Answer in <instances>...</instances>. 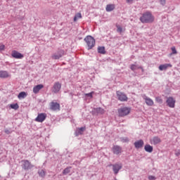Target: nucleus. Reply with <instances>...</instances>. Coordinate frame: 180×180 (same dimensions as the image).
<instances>
[{
	"label": "nucleus",
	"instance_id": "obj_1",
	"mask_svg": "<svg viewBox=\"0 0 180 180\" xmlns=\"http://www.w3.org/2000/svg\"><path fill=\"white\" fill-rule=\"evenodd\" d=\"M155 20L154 15L150 12H146L140 18L141 23H153Z\"/></svg>",
	"mask_w": 180,
	"mask_h": 180
},
{
	"label": "nucleus",
	"instance_id": "obj_2",
	"mask_svg": "<svg viewBox=\"0 0 180 180\" xmlns=\"http://www.w3.org/2000/svg\"><path fill=\"white\" fill-rule=\"evenodd\" d=\"M130 112H131V108L129 107H122L117 110L119 117L129 116V115H130Z\"/></svg>",
	"mask_w": 180,
	"mask_h": 180
},
{
	"label": "nucleus",
	"instance_id": "obj_3",
	"mask_svg": "<svg viewBox=\"0 0 180 180\" xmlns=\"http://www.w3.org/2000/svg\"><path fill=\"white\" fill-rule=\"evenodd\" d=\"M84 41H86L88 47H89V50H91V49H92L93 47L95 46V39H94V37H92V36H87L86 37L84 38Z\"/></svg>",
	"mask_w": 180,
	"mask_h": 180
},
{
	"label": "nucleus",
	"instance_id": "obj_4",
	"mask_svg": "<svg viewBox=\"0 0 180 180\" xmlns=\"http://www.w3.org/2000/svg\"><path fill=\"white\" fill-rule=\"evenodd\" d=\"M21 162L22 163V167L25 171L32 169V168H33V165H32V163L27 160H22Z\"/></svg>",
	"mask_w": 180,
	"mask_h": 180
},
{
	"label": "nucleus",
	"instance_id": "obj_5",
	"mask_svg": "<svg viewBox=\"0 0 180 180\" xmlns=\"http://www.w3.org/2000/svg\"><path fill=\"white\" fill-rule=\"evenodd\" d=\"M116 94L118 101H120V102H127L128 98L127 96L124 94V93L117 91Z\"/></svg>",
	"mask_w": 180,
	"mask_h": 180
},
{
	"label": "nucleus",
	"instance_id": "obj_6",
	"mask_svg": "<svg viewBox=\"0 0 180 180\" xmlns=\"http://www.w3.org/2000/svg\"><path fill=\"white\" fill-rule=\"evenodd\" d=\"M46 117H47L46 113H39L35 118V122H38L39 123H43V122L46 120Z\"/></svg>",
	"mask_w": 180,
	"mask_h": 180
},
{
	"label": "nucleus",
	"instance_id": "obj_7",
	"mask_svg": "<svg viewBox=\"0 0 180 180\" xmlns=\"http://www.w3.org/2000/svg\"><path fill=\"white\" fill-rule=\"evenodd\" d=\"M60 89H61V84L58 82H55L52 88V92H53V94H58Z\"/></svg>",
	"mask_w": 180,
	"mask_h": 180
},
{
	"label": "nucleus",
	"instance_id": "obj_8",
	"mask_svg": "<svg viewBox=\"0 0 180 180\" xmlns=\"http://www.w3.org/2000/svg\"><path fill=\"white\" fill-rule=\"evenodd\" d=\"M175 99H174V98L172 97H169L167 98L166 103H167V105L169 106V108H175Z\"/></svg>",
	"mask_w": 180,
	"mask_h": 180
},
{
	"label": "nucleus",
	"instance_id": "obj_9",
	"mask_svg": "<svg viewBox=\"0 0 180 180\" xmlns=\"http://www.w3.org/2000/svg\"><path fill=\"white\" fill-rule=\"evenodd\" d=\"M11 56L13 58H17V59H22L23 58V54L19 53L18 51H12V53H11Z\"/></svg>",
	"mask_w": 180,
	"mask_h": 180
},
{
	"label": "nucleus",
	"instance_id": "obj_10",
	"mask_svg": "<svg viewBox=\"0 0 180 180\" xmlns=\"http://www.w3.org/2000/svg\"><path fill=\"white\" fill-rule=\"evenodd\" d=\"M51 110H60V103L56 102H51L50 103Z\"/></svg>",
	"mask_w": 180,
	"mask_h": 180
},
{
	"label": "nucleus",
	"instance_id": "obj_11",
	"mask_svg": "<svg viewBox=\"0 0 180 180\" xmlns=\"http://www.w3.org/2000/svg\"><path fill=\"white\" fill-rule=\"evenodd\" d=\"M112 169L115 175H117V174H119V171L122 169V164L112 165Z\"/></svg>",
	"mask_w": 180,
	"mask_h": 180
},
{
	"label": "nucleus",
	"instance_id": "obj_12",
	"mask_svg": "<svg viewBox=\"0 0 180 180\" xmlns=\"http://www.w3.org/2000/svg\"><path fill=\"white\" fill-rule=\"evenodd\" d=\"M161 143V139L158 136H154L150 139V144H153V146H157V144H160Z\"/></svg>",
	"mask_w": 180,
	"mask_h": 180
},
{
	"label": "nucleus",
	"instance_id": "obj_13",
	"mask_svg": "<svg viewBox=\"0 0 180 180\" xmlns=\"http://www.w3.org/2000/svg\"><path fill=\"white\" fill-rule=\"evenodd\" d=\"M112 153L116 155H119V154H121L122 153V148L119 146H114L112 147Z\"/></svg>",
	"mask_w": 180,
	"mask_h": 180
},
{
	"label": "nucleus",
	"instance_id": "obj_14",
	"mask_svg": "<svg viewBox=\"0 0 180 180\" xmlns=\"http://www.w3.org/2000/svg\"><path fill=\"white\" fill-rule=\"evenodd\" d=\"M134 145L135 148H143V146H144V141L141 139L139 141H135Z\"/></svg>",
	"mask_w": 180,
	"mask_h": 180
},
{
	"label": "nucleus",
	"instance_id": "obj_15",
	"mask_svg": "<svg viewBox=\"0 0 180 180\" xmlns=\"http://www.w3.org/2000/svg\"><path fill=\"white\" fill-rule=\"evenodd\" d=\"M44 88V86L43 84H38L33 88V92L34 94H39L40 91V89H43Z\"/></svg>",
	"mask_w": 180,
	"mask_h": 180
},
{
	"label": "nucleus",
	"instance_id": "obj_16",
	"mask_svg": "<svg viewBox=\"0 0 180 180\" xmlns=\"http://www.w3.org/2000/svg\"><path fill=\"white\" fill-rule=\"evenodd\" d=\"M172 67V65L169 64V63H166L164 65H160L159 66V70L160 71H164L165 70H167V68Z\"/></svg>",
	"mask_w": 180,
	"mask_h": 180
},
{
	"label": "nucleus",
	"instance_id": "obj_17",
	"mask_svg": "<svg viewBox=\"0 0 180 180\" xmlns=\"http://www.w3.org/2000/svg\"><path fill=\"white\" fill-rule=\"evenodd\" d=\"M11 75L7 71H0V78H9Z\"/></svg>",
	"mask_w": 180,
	"mask_h": 180
},
{
	"label": "nucleus",
	"instance_id": "obj_18",
	"mask_svg": "<svg viewBox=\"0 0 180 180\" xmlns=\"http://www.w3.org/2000/svg\"><path fill=\"white\" fill-rule=\"evenodd\" d=\"M144 99H145V102H146V105H148V106H153V105H154V101L151 98H150L148 97H145Z\"/></svg>",
	"mask_w": 180,
	"mask_h": 180
},
{
	"label": "nucleus",
	"instance_id": "obj_19",
	"mask_svg": "<svg viewBox=\"0 0 180 180\" xmlns=\"http://www.w3.org/2000/svg\"><path fill=\"white\" fill-rule=\"evenodd\" d=\"M130 69L131 70V71H136V70H142L143 71V68H141V66H139L138 65H134L132 64L130 66Z\"/></svg>",
	"mask_w": 180,
	"mask_h": 180
},
{
	"label": "nucleus",
	"instance_id": "obj_20",
	"mask_svg": "<svg viewBox=\"0 0 180 180\" xmlns=\"http://www.w3.org/2000/svg\"><path fill=\"white\" fill-rule=\"evenodd\" d=\"M94 112L97 113V115H103V113H105V110L101 108H97L94 109Z\"/></svg>",
	"mask_w": 180,
	"mask_h": 180
},
{
	"label": "nucleus",
	"instance_id": "obj_21",
	"mask_svg": "<svg viewBox=\"0 0 180 180\" xmlns=\"http://www.w3.org/2000/svg\"><path fill=\"white\" fill-rule=\"evenodd\" d=\"M115 9V5L114 4H108L106 6L105 10L107 12H112Z\"/></svg>",
	"mask_w": 180,
	"mask_h": 180
},
{
	"label": "nucleus",
	"instance_id": "obj_22",
	"mask_svg": "<svg viewBox=\"0 0 180 180\" xmlns=\"http://www.w3.org/2000/svg\"><path fill=\"white\" fill-rule=\"evenodd\" d=\"M144 149L146 153H153V148L150 145H146Z\"/></svg>",
	"mask_w": 180,
	"mask_h": 180
},
{
	"label": "nucleus",
	"instance_id": "obj_23",
	"mask_svg": "<svg viewBox=\"0 0 180 180\" xmlns=\"http://www.w3.org/2000/svg\"><path fill=\"white\" fill-rule=\"evenodd\" d=\"M84 131H85V127L77 128L76 131L77 136H79V134H82Z\"/></svg>",
	"mask_w": 180,
	"mask_h": 180
},
{
	"label": "nucleus",
	"instance_id": "obj_24",
	"mask_svg": "<svg viewBox=\"0 0 180 180\" xmlns=\"http://www.w3.org/2000/svg\"><path fill=\"white\" fill-rule=\"evenodd\" d=\"M27 96V94L25 91H22L18 94V99H24V98H26Z\"/></svg>",
	"mask_w": 180,
	"mask_h": 180
},
{
	"label": "nucleus",
	"instance_id": "obj_25",
	"mask_svg": "<svg viewBox=\"0 0 180 180\" xmlns=\"http://www.w3.org/2000/svg\"><path fill=\"white\" fill-rule=\"evenodd\" d=\"M82 14L81 13H77L74 18V22H77L78 19H82Z\"/></svg>",
	"mask_w": 180,
	"mask_h": 180
},
{
	"label": "nucleus",
	"instance_id": "obj_26",
	"mask_svg": "<svg viewBox=\"0 0 180 180\" xmlns=\"http://www.w3.org/2000/svg\"><path fill=\"white\" fill-rule=\"evenodd\" d=\"M38 174L39 176H41V178H44V176H46V171H44V169L39 170Z\"/></svg>",
	"mask_w": 180,
	"mask_h": 180
},
{
	"label": "nucleus",
	"instance_id": "obj_27",
	"mask_svg": "<svg viewBox=\"0 0 180 180\" xmlns=\"http://www.w3.org/2000/svg\"><path fill=\"white\" fill-rule=\"evenodd\" d=\"M98 51L100 54H105L106 51H105V47L100 46L98 48Z\"/></svg>",
	"mask_w": 180,
	"mask_h": 180
},
{
	"label": "nucleus",
	"instance_id": "obj_28",
	"mask_svg": "<svg viewBox=\"0 0 180 180\" xmlns=\"http://www.w3.org/2000/svg\"><path fill=\"white\" fill-rule=\"evenodd\" d=\"M94 94H95V91H91L89 94H84V96L86 98H89V99H92V98H94Z\"/></svg>",
	"mask_w": 180,
	"mask_h": 180
},
{
	"label": "nucleus",
	"instance_id": "obj_29",
	"mask_svg": "<svg viewBox=\"0 0 180 180\" xmlns=\"http://www.w3.org/2000/svg\"><path fill=\"white\" fill-rule=\"evenodd\" d=\"M10 108L14 109V110H18L19 109V105L18 103L11 104Z\"/></svg>",
	"mask_w": 180,
	"mask_h": 180
},
{
	"label": "nucleus",
	"instance_id": "obj_30",
	"mask_svg": "<svg viewBox=\"0 0 180 180\" xmlns=\"http://www.w3.org/2000/svg\"><path fill=\"white\" fill-rule=\"evenodd\" d=\"M52 58L53 60H60V58H61V56H59L58 53H55L52 56Z\"/></svg>",
	"mask_w": 180,
	"mask_h": 180
},
{
	"label": "nucleus",
	"instance_id": "obj_31",
	"mask_svg": "<svg viewBox=\"0 0 180 180\" xmlns=\"http://www.w3.org/2000/svg\"><path fill=\"white\" fill-rule=\"evenodd\" d=\"M70 168L71 167H67V168H65L64 170H63V175H67V174H70Z\"/></svg>",
	"mask_w": 180,
	"mask_h": 180
},
{
	"label": "nucleus",
	"instance_id": "obj_32",
	"mask_svg": "<svg viewBox=\"0 0 180 180\" xmlns=\"http://www.w3.org/2000/svg\"><path fill=\"white\" fill-rule=\"evenodd\" d=\"M171 50L172 53H170V56H172L173 54H178V51H176V49L175 48V46L172 47Z\"/></svg>",
	"mask_w": 180,
	"mask_h": 180
},
{
	"label": "nucleus",
	"instance_id": "obj_33",
	"mask_svg": "<svg viewBox=\"0 0 180 180\" xmlns=\"http://www.w3.org/2000/svg\"><path fill=\"white\" fill-rule=\"evenodd\" d=\"M64 54H65V51H64V50H59L58 52V55L60 56V58L63 57V56H64Z\"/></svg>",
	"mask_w": 180,
	"mask_h": 180
},
{
	"label": "nucleus",
	"instance_id": "obj_34",
	"mask_svg": "<svg viewBox=\"0 0 180 180\" xmlns=\"http://www.w3.org/2000/svg\"><path fill=\"white\" fill-rule=\"evenodd\" d=\"M116 27L117 32H118V33H122V32H123V28H122L120 25H116Z\"/></svg>",
	"mask_w": 180,
	"mask_h": 180
},
{
	"label": "nucleus",
	"instance_id": "obj_35",
	"mask_svg": "<svg viewBox=\"0 0 180 180\" xmlns=\"http://www.w3.org/2000/svg\"><path fill=\"white\" fill-rule=\"evenodd\" d=\"M155 101L158 103H162V99H161V97H156Z\"/></svg>",
	"mask_w": 180,
	"mask_h": 180
},
{
	"label": "nucleus",
	"instance_id": "obj_36",
	"mask_svg": "<svg viewBox=\"0 0 180 180\" xmlns=\"http://www.w3.org/2000/svg\"><path fill=\"white\" fill-rule=\"evenodd\" d=\"M180 155V149L175 150V156L179 157Z\"/></svg>",
	"mask_w": 180,
	"mask_h": 180
},
{
	"label": "nucleus",
	"instance_id": "obj_37",
	"mask_svg": "<svg viewBox=\"0 0 180 180\" xmlns=\"http://www.w3.org/2000/svg\"><path fill=\"white\" fill-rule=\"evenodd\" d=\"M5 50V45L1 44L0 45V51H4Z\"/></svg>",
	"mask_w": 180,
	"mask_h": 180
},
{
	"label": "nucleus",
	"instance_id": "obj_38",
	"mask_svg": "<svg viewBox=\"0 0 180 180\" xmlns=\"http://www.w3.org/2000/svg\"><path fill=\"white\" fill-rule=\"evenodd\" d=\"M148 179L149 180H155V176H148Z\"/></svg>",
	"mask_w": 180,
	"mask_h": 180
},
{
	"label": "nucleus",
	"instance_id": "obj_39",
	"mask_svg": "<svg viewBox=\"0 0 180 180\" xmlns=\"http://www.w3.org/2000/svg\"><path fill=\"white\" fill-rule=\"evenodd\" d=\"M161 5H164L165 4V0H160Z\"/></svg>",
	"mask_w": 180,
	"mask_h": 180
},
{
	"label": "nucleus",
	"instance_id": "obj_40",
	"mask_svg": "<svg viewBox=\"0 0 180 180\" xmlns=\"http://www.w3.org/2000/svg\"><path fill=\"white\" fill-rule=\"evenodd\" d=\"M133 1H134V0H127V2L128 4H132V3H133Z\"/></svg>",
	"mask_w": 180,
	"mask_h": 180
}]
</instances>
